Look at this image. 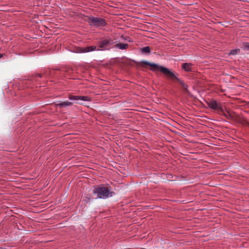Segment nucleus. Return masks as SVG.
<instances>
[{
	"label": "nucleus",
	"instance_id": "25",
	"mask_svg": "<svg viewBox=\"0 0 249 249\" xmlns=\"http://www.w3.org/2000/svg\"><path fill=\"white\" fill-rule=\"evenodd\" d=\"M136 111H141L140 110H138V109H136Z\"/></svg>",
	"mask_w": 249,
	"mask_h": 249
},
{
	"label": "nucleus",
	"instance_id": "9",
	"mask_svg": "<svg viewBox=\"0 0 249 249\" xmlns=\"http://www.w3.org/2000/svg\"><path fill=\"white\" fill-rule=\"evenodd\" d=\"M72 103L68 101H64V102H59L57 104L54 105V107H60V108H64L67 107H68L71 106Z\"/></svg>",
	"mask_w": 249,
	"mask_h": 249
},
{
	"label": "nucleus",
	"instance_id": "19",
	"mask_svg": "<svg viewBox=\"0 0 249 249\" xmlns=\"http://www.w3.org/2000/svg\"><path fill=\"white\" fill-rule=\"evenodd\" d=\"M36 76H38V77H40V78H41V77H42V74H37L36 75Z\"/></svg>",
	"mask_w": 249,
	"mask_h": 249
},
{
	"label": "nucleus",
	"instance_id": "21",
	"mask_svg": "<svg viewBox=\"0 0 249 249\" xmlns=\"http://www.w3.org/2000/svg\"><path fill=\"white\" fill-rule=\"evenodd\" d=\"M195 116H198V117H200L199 115H196V114H195Z\"/></svg>",
	"mask_w": 249,
	"mask_h": 249
},
{
	"label": "nucleus",
	"instance_id": "1",
	"mask_svg": "<svg viewBox=\"0 0 249 249\" xmlns=\"http://www.w3.org/2000/svg\"><path fill=\"white\" fill-rule=\"evenodd\" d=\"M215 112L221 115H223L226 119L233 120L244 125L249 126V122L247 121L242 114H237L232 110H214Z\"/></svg>",
	"mask_w": 249,
	"mask_h": 249
},
{
	"label": "nucleus",
	"instance_id": "6",
	"mask_svg": "<svg viewBox=\"0 0 249 249\" xmlns=\"http://www.w3.org/2000/svg\"><path fill=\"white\" fill-rule=\"evenodd\" d=\"M71 101H75L78 104H82L83 101L90 100V97L86 96L71 95L69 97Z\"/></svg>",
	"mask_w": 249,
	"mask_h": 249
},
{
	"label": "nucleus",
	"instance_id": "14",
	"mask_svg": "<svg viewBox=\"0 0 249 249\" xmlns=\"http://www.w3.org/2000/svg\"><path fill=\"white\" fill-rule=\"evenodd\" d=\"M165 176L166 179L169 181H174L177 178L176 176H175V178H174V176L171 174H166Z\"/></svg>",
	"mask_w": 249,
	"mask_h": 249
},
{
	"label": "nucleus",
	"instance_id": "15",
	"mask_svg": "<svg viewBox=\"0 0 249 249\" xmlns=\"http://www.w3.org/2000/svg\"><path fill=\"white\" fill-rule=\"evenodd\" d=\"M240 50L239 49H235L231 51L229 54L235 55L240 52Z\"/></svg>",
	"mask_w": 249,
	"mask_h": 249
},
{
	"label": "nucleus",
	"instance_id": "4",
	"mask_svg": "<svg viewBox=\"0 0 249 249\" xmlns=\"http://www.w3.org/2000/svg\"><path fill=\"white\" fill-rule=\"evenodd\" d=\"M87 17L88 18L87 21L91 27L102 28L105 27L107 25L106 20L104 18L94 16H89Z\"/></svg>",
	"mask_w": 249,
	"mask_h": 249
},
{
	"label": "nucleus",
	"instance_id": "7",
	"mask_svg": "<svg viewBox=\"0 0 249 249\" xmlns=\"http://www.w3.org/2000/svg\"><path fill=\"white\" fill-rule=\"evenodd\" d=\"M97 48L95 46H89L85 48H79L78 52L80 53H89L94 51H97Z\"/></svg>",
	"mask_w": 249,
	"mask_h": 249
},
{
	"label": "nucleus",
	"instance_id": "17",
	"mask_svg": "<svg viewBox=\"0 0 249 249\" xmlns=\"http://www.w3.org/2000/svg\"><path fill=\"white\" fill-rule=\"evenodd\" d=\"M243 106L246 108H249V103H245Z\"/></svg>",
	"mask_w": 249,
	"mask_h": 249
},
{
	"label": "nucleus",
	"instance_id": "10",
	"mask_svg": "<svg viewBox=\"0 0 249 249\" xmlns=\"http://www.w3.org/2000/svg\"><path fill=\"white\" fill-rule=\"evenodd\" d=\"M85 198L83 200V205L86 206L87 204L89 203L90 200L93 199L92 195L90 194H88L85 195Z\"/></svg>",
	"mask_w": 249,
	"mask_h": 249
},
{
	"label": "nucleus",
	"instance_id": "8",
	"mask_svg": "<svg viewBox=\"0 0 249 249\" xmlns=\"http://www.w3.org/2000/svg\"><path fill=\"white\" fill-rule=\"evenodd\" d=\"M210 109H222V107L219 103L215 100L210 101L208 103Z\"/></svg>",
	"mask_w": 249,
	"mask_h": 249
},
{
	"label": "nucleus",
	"instance_id": "16",
	"mask_svg": "<svg viewBox=\"0 0 249 249\" xmlns=\"http://www.w3.org/2000/svg\"><path fill=\"white\" fill-rule=\"evenodd\" d=\"M41 112L39 111V110H37L35 111H34L33 113H31V114H39V113H40Z\"/></svg>",
	"mask_w": 249,
	"mask_h": 249
},
{
	"label": "nucleus",
	"instance_id": "20",
	"mask_svg": "<svg viewBox=\"0 0 249 249\" xmlns=\"http://www.w3.org/2000/svg\"><path fill=\"white\" fill-rule=\"evenodd\" d=\"M2 56V54L0 53V58H1Z\"/></svg>",
	"mask_w": 249,
	"mask_h": 249
},
{
	"label": "nucleus",
	"instance_id": "2",
	"mask_svg": "<svg viewBox=\"0 0 249 249\" xmlns=\"http://www.w3.org/2000/svg\"><path fill=\"white\" fill-rule=\"evenodd\" d=\"M93 194L97 195L96 198L105 199L109 197H112L115 195L114 191L109 184H100L95 185L93 187Z\"/></svg>",
	"mask_w": 249,
	"mask_h": 249
},
{
	"label": "nucleus",
	"instance_id": "5",
	"mask_svg": "<svg viewBox=\"0 0 249 249\" xmlns=\"http://www.w3.org/2000/svg\"><path fill=\"white\" fill-rule=\"evenodd\" d=\"M114 43L113 40L110 37L103 38L98 43L97 51L108 50L109 47Z\"/></svg>",
	"mask_w": 249,
	"mask_h": 249
},
{
	"label": "nucleus",
	"instance_id": "11",
	"mask_svg": "<svg viewBox=\"0 0 249 249\" xmlns=\"http://www.w3.org/2000/svg\"><path fill=\"white\" fill-rule=\"evenodd\" d=\"M182 68L186 71H192V64L185 63L182 65Z\"/></svg>",
	"mask_w": 249,
	"mask_h": 249
},
{
	"label": "nucleus",
	"instance_id": "13",
	"mask_svg": "<svg viewBox=\"0 0 249 249\" xmlns=\"http://www.w3.org/2000/svg\"><path fill=\"white\" fill-rule=\"evenodd\" d=\"M141 53H148L150 52V48L149 46H146L141 49Z\"/></svg>",
	"mask_w": 249,
	"mask_h": 249
},
{
	"label": "nucleus",
	"instance_id": "18",
	"mask_svg": "<svg viewBox=\"0 0 249 249\" xmlns=\"http://www.w3.org/2000/svg\"><path fill=\"white\" fill-rule=\"evenodd\" d=\"M184 89L187 90L188 88V86L186 85L185 83L182 86Z\"/></svg>",
	"mask_w": 249,
	"mask_h": 249
},
{
	"label": "nucleus",
	"instance_id": "3",
	"mask_svg": "<svg viewBox=\"0 0 249 249\" xmlns=\"http://www.w3.org/2000/svg\"><path fill=\"white\" fill-rule=\"evenodd\" d=\"M141 63L152 67V68L150 69L152 71L159 70L161 72L163 73V74H164L165 75L168 76L171 79L176 80L182 86L183 85V84H184V83L182 80H181L180 79L177 77L170 70L162 66H160L158 64L150 63L146 61H142Z\"/></svg>",
	"mask_w": 249,
	"mask_h": 249
},
{
	"label": "nucleus",
	"instance_id": "22",
	"mask_svg": "<svg viewBox=\"0 0 249 249\" xmlns=\"http://www.w3.org/2000/svg\"><path fill=\"white\" fill-rule=\"evenodd\" d=\"M159 113H161V114H165V113H163V112H159Z\"/></svg>",
	"mask_w": 249,
	"mask_h": 249
},
{
	"label": "nucleus",
	"instance_id": "24",
	"mask_svg": "<svg viewBox=\"0 0 249 249\" xmlns=\"http://www.w3.org/2000/svg\"><path fill=\"white\" fill-rule=\"evenodd\" d=\"M248 50H249V45L247 47Z\"/></svg>",
	"mask_w": 249,
	"mask_h": 249
},
{
	"label": "nucleus",
	"instance_id": "23",
	"mask_svg": "<svg viewBox=\"0 0 249 249\" xmlns=\"http://www.w3.org/2000/svg\"><path fill=\"white\" fill-rule=\"evenodd\" d=\"M188 118H189L190 119H194V118L191 117H188Z\"/></svg>",
	"mask_w": 249,
	"mask_h": 249
},
{
	"label": "nucleus",
	"instance_id": "12",
	"mask_svg": "<svg viewBox=\"0 0 249 249\" xmlns=\"http://www.w3.org/2000/svg\"><path fill=\"white\" fill-rule=\"evenodd\" d=\"M128 47V44L127 43H117L115 45V47L121 50L126 49Z\"/></svg>",
	"mask_w": 249,
	"mask_h": 249
}]
</instances>
